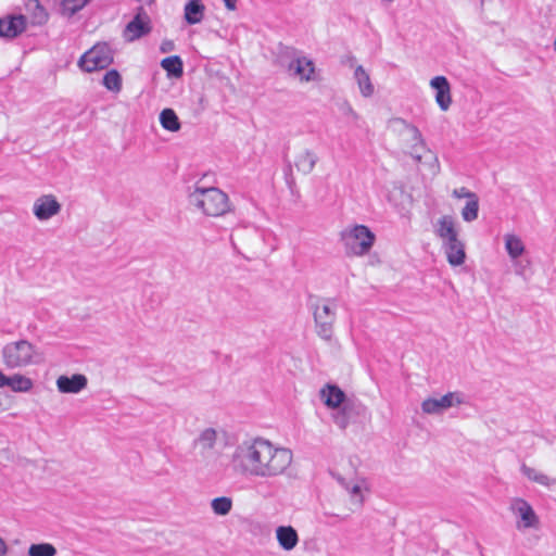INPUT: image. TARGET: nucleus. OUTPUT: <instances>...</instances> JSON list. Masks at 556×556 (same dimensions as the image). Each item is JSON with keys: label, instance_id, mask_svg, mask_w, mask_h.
Instances as JSON below:
<instances>
[{"label": "nucleus", "instance_id": "1", "mask_svg": "<svg viewBox=\"0 0 556 556\" xmlns=\"http://www.w3.org/2000/svg\"><path fill=\"white\" fill-rule=\"evenodd\" d=\"M233 470L248 478L276 479L289 475L293 464L290 448L263 437L243 440L231 454Z\"/></svg>", "mask_w": 556, "mask_h": 556}, {"label": "nucleus", "instance_id": "2", "mask_svg": "<svg viewBox=\"0 0 556 556\" xmlns=\"http://www.w3.org/2000/svg\"><path fill=\"white\" fill-rule=\"evenodd\" d=\"M388 129L393 134L403 137L405 140L410 141V155L418 163H422V160H425L424 163L432 167L433 173H437L438 159L435 154L426 147L422 135L416 126L409 124L401 117H393L388 122Z\"/></svg>", "mask_w": 556, "mask_h": 556}, {"label": "nucleus", "instance_id": "3", "mask_svg": "<svg viewBox=\"0 0 556 556\" xmlns=\"http://www.w3.org/2000/svg\"><path fill=\"white\" fill-rule=\"evenodd\" d=\"M190 203L204 215L219 217L231 210L228 195L218 188H195L189 195Z\"/></svg>", "mask_w": 556, "mask_h": 556}, {"label": "nucleus", "instance_id": "4", "mask_svg": "<svg viewBox=\"0 0 556 556\" xmlns=\"http://www.w3.org/2000/svg\"><path fill=\"white\" fill-rule=\"evenodd\" d=\"M340 242L348 255L362 257L371 251L376 235L366 225L353 224L340 232Z\"/></svg>", "mask_w": 556, "mask_h": 556}, {"label": "nucleus", "instance_id": "5", "mask_svg": "<svg viewBox=\"0 0 556 556\" xmlns=\"http://www.w3.org/2000/svg\"><path fill=\"white\" fill-rule=\"evenodd\" d=\"M2 362L9 369L23 368L41 362V354L27 340L7 343L1 352Z\"/></svg>", "mask_w": 556, "mask_h": 556}, {"label": "nucleus", "instance_id": "6", "mask_svg": "<svg viewBox=\"0 0 556 556\" xmlns=\"http://www.w3.org/2000/svg\"><path fill=\"white\" fill-rule=\"evenodd\" d=\"M338 301L331 298L318 300L313 307L315 332L324 341L330 342L334 334Z\"/></svg>", "mask_w": 556, "mask_h": 556}, {"label": "nucleus", "instance_id": "7", "mask_svg": "<svg viewBox=\"0 0 556 556\" xmlns=\"http://www.w3.org/2000/svg\"><path fill=\"white\" fill-rule=\"evenodd\" d=\"M508 510L514 519L515 529L519 533L526 534L541 529V518L527 500L510 498Z\"/></svg>", "mask_w": 556, "mask_h": 556}, {"label": "nucleus", "instance_id": "8", "mask_svg": "<svg viewBox=\"0 0 556 556\" xmlns=\"http://www.w3.org/2000/svg\"><path fill=\"white\" fill-rule=\"evenodd\" d=\"M113 63V52L106 43H98L85 52L78 61V66L88 73L103 70Z\"/></svg>", "mask_w": 556, "mask_h": 556}, {"label": "nucleus", "instance_id": "9", "mask_svg": "<svg viewBox=\"0 0 556 556\" xmlns=\"http://www.w3.org/2000/svg\"><path fill=\"white\" fill-rule=\"evenodd\" d=\"M465 403V397L460 392H447L446 394L435 397H427L421 402V410L426 415L438 416L444 414L447 409L460 406Z\"/></svg>", "mask_w": 556, "mask_h": 556}, {"label": "nucleus", "instance_id": "10", "mask_svg": "<svg viewBox=\"0 0 556 556\" xmlns=\"http://www.w3.org/2000/svg\"><path fill=\"white\" fill-rule=\"evenodd\" d=\"M151 30V18L149 14L146 12V10L140 7L137 9V12L132 20L126 24L123 30V38L127 42H132L149 35Z\"/></svg>", "mask_w": 556, "mask_h": 556}, {"label": "nucleus", "instance_id": "11", "mask_svg": "<svg viewBox=\"0 0 556 556\" xmlns=\"http://www.w3.org/2000/svg\"><path fill=\"white\" fill-rule=\"evenodd\" d=\"M62 208L56 197L48 193L38 197L33 204V214L40 222H47L60 214Z\"/></svg>", "mask_w": 556, "mask_h": 556}, {"label": "nucleus", "instance_id": "12", "mask_svg": "<svg viewBox=\"0 0 556 556\" xmlns=\"http://www.w3.org/2000/svg\"><path fill=\"white\" fill-rule=\"evenodd\" d=\"M288 74L301 83L316 79L314 62L306 56H296L288 65Z\"/></svg>", "mask_w": 556, "mask_h": 556}, {"label": "nucleus", "instance_id": "13", "mask_svg": "<svg viewBox=\"0 0 556 556\" xmlns=\"http://www.w3.org/2000/svg\"><path fill=\"white\" fill-rule=\"evenodd\" d=\"M429 86L435 91V102L441 111L446 112L452 104V89L445 76L431 78Z\"/></svg>", "mask_w": 556, "mask_h": 556}, {"label": "nucleus", "instance_id": "14", "mask_svg": "<svg viewBox=\"0 0 556 556\" xmlns=\"http://www.w3.org/2000/svg\"><path fill=\"white\" fill-rule=\"evenodd\" d=\"M338 481L349 493L351 501L357 506H361L364 502V494L369 491L367 480L362 477H356L349 480L342 477H338Z\"/></svg>", "mask_w": 556, "mask_h": 556}, {"label": "nucleus", "instance_id": "15", "mask_svg": "<svg viewBox=\"0 0 556 556\" xmlns=\"http://www.w3.org/2000/svg\"><path fill=\"white\" fill-rule=\"evenodd\" d=\"M58 391L64 394H77L85 390L88 379L83 374H74L72 376L62 375L55 381Z\"/></svg>", "mask_w": 556, "mask_h": 556}, {"label": "nucleus", "instance_id": "16", "mask_svg": "<svg viewBox=\"0 0 556 556\" xmlns=\"http://www.w3.org/2000/svg\"><path fill=\"white\" fill-rule=\"evenodd\" d=\"M352 67L353 80L358 88L359 94L365 99L371 98L376 92V88L370 73L361 64H355Z\"/></svg>", "mask_w": 556, "mask_h": 556}, {"label": "nucleus", "instance_id": "17", "mask_svg": "<svg viewBox=\"0 0 556 556\" xmlns=\"http://www.w3.org/2000/svg\"><path fill=\"white\" fill-rule=\"evenodd\" d=\"M278 546L283 552H292L300 542L298 531L292 526H278L275 530Z\"/></svg>", "mask_w": 556, "mask_h": 556}, {"label": "nucleus", "instance_id": "18", "mask_svg": "<svg viewBox=\"0 0 556 556\" xmlns=\"http://www.w3.org/2000/svg\"><path fill=\"white\" fill-rule=\"evenodd\" d=\"M26 27L25 17L9 16L0 20V37L12 39L20 35Z\"/></svg>", "mask_w": 556, "mask_h": 556}, {"label": "nucleus", "instance_id": "19", "mask_svg": "<svg viewBox=\"0 0 556 556\" xmlns=\"http://www.w3.org/2000/svg\"><path fill=\"white\" fill-rule=\"evenodd\" d=\"M320 400L330 409H338L345 401V393L334 384H326L320 390Z\"/></svg>", "mask_w": 556, "mask_h": 556}, {"label": "nucleus", "instance_id": "20", "mask_svg": "<svg viewBox=\"0 0 556 556\" xmlns=\"http://www.w3.org/2000/svg\"><path fill=\"white\" fill-rule=\"evenodd\" d=\"M218 439V432L214 428H205L200 431L198 437L193 440V447L199 450L202 454L214 450Z\"/></svg>", "mask_w": 556, "mask_h": 556}, {"label": "nucleus", "instance_id": "21", "mask_svg": "<svg viewBox=\"0 0 556 556\" xmlns=\"http://www.w3.org/2000/svg\"><path fill=\"white\" fill-rule=\"evenodd\" d=\"M521 473L531 482L536 483L546 489H551L556 485V478L548 476L540 469L534 467H530L526 464H522L520 467Z\"/></svg>", "mask_w": 556, "mask_h": 556}, {"label": "nucleus", "instance_id": "22", "mask_svg": "<svg viewBox=\"0 0 556 556\" xmlns=\"http://www.w3.org/2000/svg\"><path fill=\"white\" fill-rule=\"evenodd\" d=\"M317 162V154L312 150L304 149L296 154L294 165L300 173L308 175L314 170Z\"/></svg>", "mask_w": 556, "mask_h": 556}, {"label": "nucleus", "instance_id": "23", "mask_svg": "<svg viewBox=\"0 0 556 556\" xmlns=\"http://www.w3.org/2000/svg\"><path fill=\"white\" fill-rule=\"evenodd\" d=\"M433 232L441 240L458 232V229L452 216L443 215L433 223Z\"/></svg>", "mask_w": 556, "mask_h": 556}, {"label": "nucleus", "instance_id": "24", "mask_svg": "<svg viewBox=\"0 0 556 556\" xmlns=\"http://www.w3.org/2000/svg\"><path fill=\"white\" fill-rule=\"evenodd\" d=\"M443 251L446 255L448 264L453 267L462 266L466 261V250L463 240L455 244H450V247Z\"/></svg>", "mask_w": 556, "mask_h": 556}, {"label": "nucleus", "instance_id": "25", "mask_svg": "<svg viewBox=\"0 0 556 556\" xmlns=\"http://www.w3.org/2000/svg\"><path fill=\"white\" fill-rule=\"evenodd\" d=\"M205 7L201 0H190L185 5V20L188 24H199L204 16Z\"/></svg>", "mask_w": 556, "mask_h": 556}, {"label": "nucleus", "instance_id": "26", "mask_svg": "<svg viewBox=\"0 0 556 556\" xmlns=\"http://www.w3.org/2000/svg\"><path fill=\"white\" fill-rule=\"evenodd\" d=\"M505 250L511 260L520 257L525 251L526 245L521 238L515 233H506L504 236Z\"/></svg>", "mask_w": 556, "mask_h": 556}, {"label": "nucleus", "instance_id": "27", "mask_svg": "<svg viewBox=\"0 0 556 556\" xmlns=\"http://www.w3.org/2000/svg\"><path fill=\"white\" fill-rule=\"evenodd\" d=\"M7 387H9L13 392H29L33 387L34 382L30 378L21 375V374H14L11 377H8Z\"/></svg>", "mask_w": 556, "mask_h": 556}, {"label": "nucleus", "instance_id": "28", "mask_svg": "<svg viewBox=\"0 0 556 556\" xmlns=\"http://www.w3.org/2000/svg\"><path fill=\"white\" fill-rule=\"evenodd\" d=\"M160 123L164 129L172 132L178 131L181 127L178 116L173 109H164L160 113Z\"/></svg>", "mask_w": 556, "mask_h": 556}, {"label": "nucleus", "instance_id": "29", "mask_svg": "<svg viewBox=\"0 0 556 556\" xmlns=\"http://www.w3.org/2000/svg\"><path fill=\"white\" fill-rule=\"evenodd\" d=\"M233 506V502L229 496H219L211 501V509L216 516H227Z\"/></svg>", "mask_w": 556, "mask_h": 556}, {"label": "nucleus", "instance_id": "30", "mask_svg": "<svg viewBox=\"0 0 556 556\" xmlns=\"http://www.w3.org/2000/svg\"><path fill=\"white\" fill-rule=\"evenodd\" d=\"M161 66L165 70L169 75L175 77H180L182 75V61L179 56L173 55L165 58L161 61Z\"/></svg>", "mask_w": 556, "mask_h": 556}, {"label": "nucleus", "instance_id": "31", "mask_svg": "<svg viewBox=\"0 0 556 556\" xmlns=\"http://www.w3.org/2000/svg\"><path fill=\"white\" fill-rule=\"evenodd\" d=\"M102 84L109 91L118 93L122 90V76L116 70H110L103 76Z\"/></svg>", "mask_w": 556, "mask_h": 556}, {"label": "nucleus", "instance_id": "32", "mask_svg": "<svg viewBox=\"0 0 556 556\" xmlns=\"http://www.w3.org/2000/svg\"><path fill=\"white\" fill-rule=\"evenodd\" d=\"M92 0H63L61 3L62 14L65 16H73L83 10Z\"/></svg>", "mask_w": 556, "mask_h": 556}, {"label": "nucleus", "instance_id": "33", "mask_svg": "<svg viewBox=\"0 0 556 556\" xmlns=\"http://www.w3.org/2000/svg\"><path fill=\"white\" fill-rule=\"evenodd\" d=\"M56 548L51 543H37L28 547L27 556H55Z\"/></svg>", "mask_w": 556, "mask_h": 556}, {"label": "nucleus", "instance_id": "34", "mask_svg": "<svg viewBox=\"0 0 556 556\" xmlns=\"http://www.w3.org/2000/svg\"><path fill=\"white\" fill-rule=\"evenodd\" d=\"M479 213V199L478 195L467 201L462 210V217L465 222L471 223L478 218Z\"/></svg>", "mask_w": 556, "mask_h": 556}, {"label": "nucleus", "instance_id": "35", "mask_svg": "<svg viewBox=\"0 0 556 556\" xmlns=\"http://www.w3.org/2000/svg\"><path fill=\"white\" fill-rule=\"evenodd\" d=\"M338 108L344 117L350 118L351 121L354 122L359 119V114L354 110V108L348 100H343L340 103H338Z\"/></svg>", "mask_w": 556, "mask_h": 556}, {"label": "nucleus", "instance_id": "36", "mask_svg": "<svg viewBox=\"0 0 556 556\" xmlns=\"http://www.w3.org/2000/svg\"><path fill=\"white\" fill-rule=\"evenodd\" d=\"M332 419H333V422L340 429H345L348 427V425H349V420H348V417H346V414H345L344 409L338 410V412L333 413Z\"/></svg>", "mask_w": 556, "mask_h": 556}, {"label": "nucleus", "instance_id": "37", "mask_svg": "<svg viewBox=\"0 0 556 556\" xmlns=\"http://www.w3.org/2000/svg\"><path fill=\"white\" fill-rule=\"evenodd\" d=\"M453 197L456 199H467V201L477 197L476 193L469 191L467 188L462 187L453 190Z\"/></svg>", "mask_w": 556, "mask_h": 556}, {"label": "nucleus", "instance_id": "38", "mask_svg": "<svg viewBox=\"0 0 556 556\" xmlns=\"http://www.w3.org/2000/svg\"><path fill=\"white\" fill-rule=\"evenodd\" d=\"M258 493L265 500H269L275 496V492L271 490L270 483L261 484V490Z\"/></svg>", "mask_w": 556, "mask_h": 556}, {"label": "nucleus", "instance_id": "39", "mask_svg": "<svg viewBox=\"0 0 556 556\" xmlns=\"http://www.w3.org/2000/svg\"><path fill=\"white\" fill-rule=\"evenodd\" d=\"M458 241H460L459 239V232H456L454 233L453 236L451 237H445L443 239H441V242H442V249H446L447 247H450V244H455L457 243Z\"/></svg>", "mask_w": 556, "mask_h": 556}, {"label": "nucleus", "instance_id": "40", "mask_svg": "<svg viewBox=\"0 0 556 556\" xmlns=\"http://www.w3.org/2000/svg\"><path fill=\"white\" fill-rule=\"evenodd\" d=\"M160 49L163 53H167L174 49V42L170 40H165L161 43Z\"/></svg>", "mask_w": 556, "mask_h": 556}, {"label": "nucleus", "instance_id": "41", "mask_svg": "<svg viewBox=\"0 0 556 556\" xmlns=\"http://www.w3.org/2000/svg\"><path fill=\"white\" fill-rule=\"evenodd\" d=\"M8 554V544L3 538L0 536V556Z\"/></svg>", "mask_w": 556, "mask_h": 556}, {"label": "nucleus", "instance_id": "42", "mask_svg": "<svg viewBox=\"0 0 556 556\" xmlns=\"http://www.w3.org/2000/svg\"><path fill=\"white\" fill-rule=\"evenodd\" d=\"M228 10L233 11L237 8V0H223Z\"/></svg>", "mask_w": 556, "mask_h": 556}, {"label": "nucleus", "instance_id": "43", "mask_svg": "<svg viewBox=\"0 0 556 556\" xmlns=\"http://www.w3.org/2000/svg\"><path fill=\"white\" fill-rule=\"evenodd\" d=\"M8 376L0 370V388L7 387Z\"/></svg>", "mask_w": 556, "mask_h": 556}]
</instances>
